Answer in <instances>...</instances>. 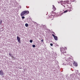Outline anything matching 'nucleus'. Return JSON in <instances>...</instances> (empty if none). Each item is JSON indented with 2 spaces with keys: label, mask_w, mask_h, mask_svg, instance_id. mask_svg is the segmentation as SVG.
Here are the masks:
<instances>
[{
  "label": "nucleus",
  "mask_w": 80,
  "mask_h": 80,
  "mask_svg": "<svg viewBox=\"0 0 80 80\" xmlns=\"http://www.w3.org/2000/svg\"><path fill=\"white\" fill-rule=\"evenodd\" d=\"M75 2L76 1H75V0H68L64 2V3L62 4V6L66 8H70L69 11L70 12L71 10V8H72V5L70 4L68 5V4H71V2Z\"/></svg>",
  "instance_id": "obj_1"
},
{
  "label": "nucleus",
  "mask_w": 80,
  "mask_h": 80,
  "mask_svg": "<svg viewBox=\"0 0 80 80\" xmlns=\"http://www.w3.org/2000/svg\"><path fill=\"white\" fill-rule=\"evenodd\" d=\"M29 13V11H22L21 13V16H25L27 15Z\"/></svg>",
  "instance_id": "obj_2"
},
{
  "label": "nucleus",
  "mask_w": 80,
  "mask_h": 80,
  "mask_svg": "<svg viewBox=\"0 0 80 80\" xmlns=\"http://www.w3.org/2000/svg\"><path fill=\"white\" fill-rule=\"evenodd\" d=\"M60 51L62 53V54H64V53H66V51L65 50V49L63 48H60Z\"/></svg>",
  "instance_id": "obj_3"
},
{
  "label": "nucleus",
  "mask_w": 80,
  "mask_h": 80,
  "mask_svg": "<svg viewBox=\"0 0 80 80\" xmlns=\"http://www.w3.org/2000/svg\"><path fill=\"white\" fill-rule=\"evenodd\" d=\"M17 40L19 43H21V40H20V37H17Z\"/></svg>",
  "instance_id": "obj_4"
},
{
  "label": "nucleus",
  "mask_w": 80,
  "mask_h": 80,
  "mask_svg": "<svg viewBox=\"0 0 80 80\" xmlns=\"http://www.w3.org/2000/svg\"><path fill=\"white\" fill-rule=\"evenodd\" d=\"M52 36L55 39V40H58V37H57V36H55L53 34H52Z\"/></svg>",
  "instance_id": "obj_5"
},
{
  "label": "nucleus",
  "mask_w": 80,
  "mask_h": 80,
  "mask_svg": "<svg viewBox=\"0 0 80 80\" xmlns=\"http://www.w3.org/2000/svg\"><path fill=\"white\" fill-rule=\"evenodd\" d=\"M4 75V73H3V70H1L0 71V75Z\"/></svg>",
  "instance_id": "obj_6"
},
{
  "label": "nucleus",
  "mask_w": 80,
  "mask_h": 80,
  "mask_svg": "<svg viewBox=\"0 0 80 80\" xmlns=\"http://www.w3.org/2000/svg\"><path fill=\"white\" fill-rule=\"evenodd\" d=\"M73 64V65L75 66V67H77V66H78V64L77 62H74V63Z\"/></svg>",
  "instance_id": "obj_7"
},
{
  "label": "nucleus",
  "mask_w": 80,
  "mask_h": 80,
  "mask_svg": "<svg viewBox=\"0 0 80 80\" xmlns=\"http://www.w3.org/2000/svg\"><path fill=\"white\" fill-rule=\"evenodd\" d=\"M65 2H63L62 1H61L60 2H58V3H61V4L62 5H63V4Z\"/></svg>",
  "instance_id": "obj_8"
},
{
  "label": "nucleus",
  "mask_w": 80,
  "mask_h": 80,
  "mask_svg": "<svg viewBox=\"0 0 80 80\" xmlns=\"http://www.w3.org/2000/svg\"><path fill=\"white\" fill-rule=\"evenodd\" d=\"M50 17L52 19V20L53 19V18H54V16L52 15H51L50 16Z\"/></svg>",
  "instance_id": "obj_9"
},
{
  "label": "nucleus",
  "mask_w": 80,
  "mask_h": 80,
  "mask_svg": "<svg viewBox=\"0 0 80 80\" xmlns=\"http://www.w3.org/2000/svg\"><path fill=\"white\" fill-rule=\"evenodd\" d=\"M52 9L54 11H55L56 10V8H55V6L54 5H52Z\"/></svg>",
  "instance_id": "obj_10"
},
{
  "label": "nucleus",
  "mask_w": 80,
  "mask_h": 80,
  "mask_svg": "<svg viewBox=\"0 0 80 80\" xmlns=\"http://www.w3.org/2000/svg\"><path fill=\"white\" fill-rule=\"evenodd\" d=\"M68 11H69V10H66L64 11L63 12L61 13V15H62L63 13H67V12H68Z\"/></svg>",
  "instance_id": "obj_11"
},
{
  "label": "nucleus",
  "mask_w": 80,
  "mask_h": 80,
  "mask_svg": "<svg viewBox=\"0 0 80 80\" xmlns=\"http://www.w3.org/2000/svg\"><path fill=\"white\" fill-rule=\"evenodd\" d=\"M9 56L10 57H12V58H13V56L12 55V53H9Z\"/></svg>",
  "instance_id": "obj_12"
},
{
  "label": "nucleus",
  "mask_w": 80,
  "mask_h": 80,
  "mask_svg": "<svg viewBox=\"0 0 80 80\" xmlns=\"http://www.w3.org/2000/svg\"><path fill=\"white\" fill-rule=\"evenodd\" d=\"M25 26L26 27H28V23H26L25 24Z\"/></svg>",
  "instance_id": "obj_13"
},
{
  "label": "nucleus",
  "mask_w": 80,
  "mask_h": 80,
  "mask_svg": "<svg viewBox=\"0 0 80 80\" xmlns=\"http://www.w3.org/2000/svg\"><path fill=\"white\" fill-rule=\"evenodd\" d=\"M32 47H33V48H35V45H32Z\"/></svg>",
  "instance_id": "obj_14"
},
{
  "label": "nucleus",
  "mask_w": 80,
  "mask_h": 80,
  "mask_svg": "<svg viewBox=\"0 0 80 80\" xmlns=\"http://www.w3.org/2000/svg\"><path fill=\"white\" fill-rule=\"evenodd\" d=\"M30 43H32V42H33V40H30Z\"/></svg>",
  "instance_id": "obj_15"
},
{
  "label": "nucleus",
  "mask_w": 80,
  "mask_h": 80,
  "mask_svg": "<svg viewBox=\"0 0 80 80\" xmlns=\"http://www.w3.org/2000/svg\"><path fill=\"white\" fill-rule=\"evenodd\" d=\"M22 19H24L25 18V17L22 16Z\"/></svg>",
  "instance_id": "obj_16"
},
{
  "label": "nucleus",
  "mask_w": 80,
  "mask_h": 80,
  "mask_svg": "<svg viewBox=\"0 0 80 80\" xmlns=\"http://www.w3.org/2000/svg\"><path fill=\"white\" fill-rule=\"evenodd\" d=\"M50 45L51 46H53V44L52 43H51Z\"/></svg>",
  "instance_id": "obj_17"
},
{
  "label": "nucleus",
  "mask_w": 80,
  "mask_h": 80,
  "mask_svg": "<svg viewBox=\"0 0 80 80\" xmlns=\"http://www.w3.org/2000/svg\"><path fill=\"white\" fill-rule=\"evenodd\" d=\"M41 42H43V39L41 40Z\"/></svg>",
  "instance_id": "obj_18"
},
{
  "label": "nucleus",
  "mask_w": 80,
  "mask_h": 80,
  "mask_svg": "<svg viewBox=\"0 0 80 80\" xmlns=\"http://www.w3.org/2000/svg\"><path fill=\"white\" fill-rule=\"evenodd\" d=\"M1 22H2V20H1Z\"/></svg>",
  "instance_id": "obj_19"
},
{
  "label": "nucleus",
  "mask_w": 80,
  "mask_h": 80,
  "mask_svg": "<svg viewBox=\"0 0 80 80\" xmlns=\"http://www.w3.org/2000/svg\"><path fill=\"white\" fill-rule=\"evenodd\" d=\"M55 33H54V34Z\"/></svg>",
  "instance_id": "obj_20"
}]
</instances>
